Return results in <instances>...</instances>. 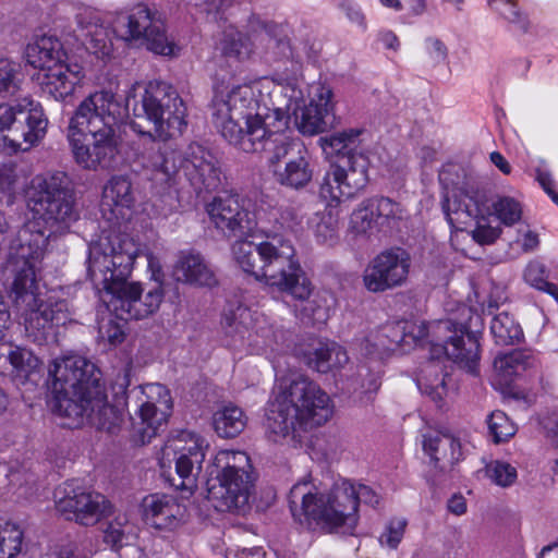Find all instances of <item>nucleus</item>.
<instances>
[{
  "instance_id": "nucleus-1",
  "label": "nucleus",
  "mask_w": 558,
  "mask_h": 558,
  "mask_svg": "<svg viewBox=\"0 0 558 558\" xmlns=\"http://www.w3.org/2000/svg\"><path fill=\"white\" fill-rule=\"evenodd\" d=\"M284 86L263 78L233 87L226 95L216 94L211 101L213 123L232 145L245 153H255L256 145L272 133L284 131L289 122L290 95L284 107L277 97Z\"/></svg>"
},
{
  "instance_id": "nucleus-2",
  "label": "nucleus",
  "mask_w": 558,
  "mask_h": 558,
  "mask_svg": "<svg viewBox=\"0 0 558 558\" xmlns=\"http://www.w3.org/2000/svg\"><path fill=\"white\" fill-rule=\"evenodd\" d=\"M47 236L36 225L16 234L10 246L5 270L12 279L11 296L23 318L25 337L38 344L54 340V329L71 322L65 300L43 301L38 294L37 272L45 255Z\"/></svg>"
},
{
  "instance_id": "nucleus-3",
  "label": "nucleus",
  "mask_w": 558,
  "mask_h": 558,
  "mask_svg": "<svg viewBox=\"0 0 558 558\" xmlns=\"http://www.w3.org/2000/svg\"><path fill=\"white\" fill-rule=\"evenodd\" d=\"M126 109L114 94L96 92L76 108L68 126L75 160L85 169L109 168L118 154L119 125Z\"/></svg>"
},
{
  "instance_id": "nucleus-4",
  "label": "nucleus",
  "mask_w": 558,
  "mask_h": 558,
  "mask_svg": "<svg viewBox=\"0 0 558 558\" xmlns=\"http://www.w3.org/2000/svg\"><path fill=\"white\" fill-rule=\"evenodd\" d=\"M53 411L64 421L62 425L74 428L84 421L94 423L96 414L107 415L113 409L107 404V395L100 369L81 355L56 359L49 366Z\"/></svg>"
},
{
  "instance_id": "nucleus-5",
  "label": "nucleus",
  "mask_w": 558,
  "mask_h": 558,
  "mask_svg": "<svg viewBox=\"0 0 558 558\" xmlns=\"http://www.w3.org/2000/svg\"><path fill=\"white\" fill-rule=\"evenodd\" d=\"M239 267L258 281L296 300H307L313 287L290 241L274 236L260 243L236 241L232 246Z\"/></svg>"
},
{
  "instance_id": "nucleus-6",
  "label": "nucleus",
  "mask_w": 558,
  "mask_h": 558,
  "mask_svg": "<svg viewBox=\"0 0 558 558\" xmlns=\"http://www.w3.org/2000/svg\"><path fill=\"white\" fill-rule=\"evenodd\" d=\"M333 414L329 395L318 384L298 376L281 384L266 410L265 427L274 441L299 428L307 429L328 422Z\"/></svg>"
},
{
  "instance_id": "nucleus-7",
  "label": "nucleus",
  "mask_w": 558,
  "mask_h": 558,
  "mask_svg": "<svg viewBox=\"0 0 558 558\" xmlns=\"http://www.w3.org/2000/svg\"><path fill=\"white\" fill-rule=\"evenodd\" d=\"M354 494L355 487L348 481L335 484L328 494H322L313 484L302 481L292 486L288 500L293 518L301 524L352 533L357 523Z\"/></svg>"
},
{
  "instance_id": "nucleus-8",
  "label": "nucleus",
  "mask_w": 558,
  "mask_h": 558,
  "mask_svg": "<svg viewBox=\"0 0 558 558\" xmlns=\"http://www.w3.org/2000/svg\"><path fill=\"white\" fill-rule=\"evenodd\" d=\"M132 129L154 141H168L186 128V107L178 92L165 82H149L133 105Z\"/></svg>"
},
{
  "instance_id": "nucleus-9",
  "label": "nucleus",
  "mask_w": 558,
  "mask_h": 558,
  "mask_svg": "<svg viewBox=\"0 0 558 558\" xmlns=\"http://www.w3.org/2000/svg\"><path fill=\"white\" fill-rule=\"evenodd\" d=\"M484 322L477 312L466 305L458 307L453 318L437 320L432 326L436 341L433 342L432 357L442 354L472 375L478 374L480 337Z\"/></svg>"
},
{
  "instance_id": "nucleus-10",
  "label": "nucleus",
  "mask_w": 558,
  "mask_h": 558,
  "mask_svg": "<svg viewBox=\"0 0 558 558\" xmlns=\"http://www.w3.org/2000/svg\"><path fill=\"white\" fill-rule=\"evenodd\" d=\"M27 203L34 215L50 229L46 232L40 228L39 221H31L24 225L17 233L29 225H36L39 231L47 236L46 244L53 233L63 232L78 218L74 192L70 179L64 172L36 175L27 191ZM46 248L47 245H45Z\"/></svg>"
},
{
  "instance_id": "nucleus-11",
  "label": "nucleus",
  "mask_w": 558,
  "mask_h": 558,
  "mask_svg": "<svg viewBox=\"0 0 558 558\" xmlns=\"http://www.w3.org/2000/svg\"><path fill=\"white\" fill-rule=\"evenodd\" d=\"M136 244L128 236L110 233L92 243L88 250L87 275L102 292H113L129 280L137 256Z\"/></svg>"
},
{
  "instance_id": "nucleus-12",
  "label": "nucleus",
  "mask_w": 558,
  "mask_h": 558,
  "mask_svg": "<svg viewBox=\"0 0 558 558\" xmlns=\"http://www.w3.org/2000/svg\"><path fill=\"white\" fill-rule=\"evenodd\" d=\"M48 120L39 102L25 97L16 104H0V140L10 153L27 151L46 134Z\"/></svg>"
},
{
  "instance_id": "nucleus-13",
  "label": "nucleus",
  "mask_w": 558,
  "mask_h": 558,
  "mask_svg": "<svg viewBox=\"0 0 558 558\" xmlns=\"http://www.w3.org/2000/svg\"><path fill=\"white\" fill-rule=\"evenodd\" d=\"M284 131L264 137L256 145V151L267 154L269 163L274 167L275 181L290 190L304 189L313 178L310 154L299 142L289 141Z\"/></svg>"
},
{
  "instance_id": "nucleus-14",
  "label": "nucleus",
  "mask_w": 558,
  "mask_h": 558,
  "mask_svg": "<svg viewBox=\"0 0 558 558\" xmlns=\"http://www.w3.org/2000/svg\"><path fill=\"white\" fill-rule=\"evenodd\" d=\"M113 32L122 40L145 45L156 54L178 57L181 51L175 39L167 33L160 15L144 4L119 14L113 22Z\"/></svg>"
},
{
  "instance_id": "nucleus-15",
  "label": "nucleus",
  "mask_w": 558,
  "mask_h": 558,
  "mask_svg": "<svg viewBox=\"0 0 558 558\" xmlns=\"http://www.w3.org/2000/svg\"><path fill=\"white\" fill-rule=\"evenodd\" d=\"M293 38L290 37V28L287 24H267L265 26V40L267 49L271 52L275 60L289 59L292 60L291 75H278V83L289 89L292 95L295 94V84L301 74V65L299 60L305 56L307 58L315 57L318 48L313 31L301 25L292 32Z\"/></svg>"
},
{
  "instance_id": "nucleus-16",
  "label": "nucleus",
  "mask_w": 558,
  "mask_h": 558,
  "mask_svg": "<svg viewBox=\"0 0 558 558\" xmlns=\"http://www.w3.org/2000/svg\"><path fill=\"white\" fill-rule=\"evenodd\" d=\"M361 134L362 130L350 129L320 138L324 148L328 146L340 155L337 162H333L338 169L332 173V180L344 178L347 193L355 195L368 182L369 160L363 153L355 151Z\"/></svg>"
},
{
  "instance_id": "nucleus-17",
  "label": "nucleus",
  "mask_w": 558,
  "mask_h": 558,
  "mask_svg": "<svg viewBox=\"0 0 558 558\" xmlns=\"http://www.w3.org/2000/svg\"><path fill=\"white\" fill-rule=\"evenodd\" d=\"M205 459L204 440L195 434L182 433L180 437L166 444L160 458V468L174 463L178 478L169 477L170 484L177 489L190 493L196 487V476Z\"/></svg>"
},
{
  "instance_id": "nucleus-18",
  "label": "nucleus",
  "mask_w": 558,
  "mask_h": 558,
  "mask_svg": "<svg viewBox=\"0 0 558 558\" xmlns=\"http://www.w3.org/2000/svg\"><path fill=\"white\" fill-rule=\"evenodd\" d=\"M113 292L100 294L107 310L120 320L145 319L154 315L165 298L160 286L145 290L142 283L128 281Z\"/></svg>"
},
{
  "instance_id": "nucleus-19",
  "label": "nucleus",
  "mask_w": 558,
  "mask_h": 558,
  "mask_svg": "<svg viewBox=\"0 0 558 558\" xmlns=\"http://www.w3.org/2000/svg\"><path fill=\"white\" fill-rule=\"evenodd\" d=\"M59 494L62 496L56 501L58 511L81 525H94L111 512V504L104 495L86 489L74 480L65 482Z\"/></svg>"
},
{
  "instance_id": "nucleus-20",
  "label": "nucleus",
  "mask_w": 558,
  "mask_h": 558,
  "mask_svg": "<svg viewBox=\"0 0 558 558\" xmlns=\"http://www.w3.org/2000/svg\"><path fill=\"white\" fill-rule=\"evenodd\" d=\"M410 265V255L404 250L384 251L365 267L364 287L374 293L400 287L408 278Z\"/></svg>"
},
{
  "instance_id": "nucleus-21",
  "label": "nucleus",
  "mask_w": 558,
  "mask_h": 558,
  "mask_svg": "<svg viewBox=\"0 0 558 558\" xmlns=\"http://www.w3.org/2000/svg\"><path fill=\"white\" fill-rule=\"evenodd\" d=\"M183 175L197 195L217 191L226 179L218 159L197 143L185 150Z\"/></svg>"
},
{
  "instance_id": "nucleus-22",
  "label": "nucleus",
  "mask_w": 558,
  "mask_h": 558,
  "mask_svg": "<svg viewBox=\"0 0 558 558\" xmlns=\"http://www.w3.org/2000/svg\"><path fill=\"white\" fill-rule=\"evenodd\" d=\"M207 211L216 228L228 238H243L256 226L252 213L243 207L234 194L215 197L208 204Z\"/></svg>"
},
{
  "instance_id": "nucleus-23",
  "label": "nucleus",
  "mask_w": 558,
  "mask_h": 558,
  "mask_svg": "<svg viewBox=\"0 0 558 558\" xmlns=\"http://www.w3.org/2000/svg\"><path fill=\"white\" fill-rule=\"evenodd\" d=\"M332 90L326 85H317L307 106L294 110L295 125L305 135H314L327 131L333 123Z\"/></svg>"
},
{
  "instance_id": "nucleus-24",
  "label": "nucleus",
  "mask_w": 558,
  "mask_h": 558,
  "mask_svg": "<svg viewBox=\"0 0 558 558\" xmlns=\"http://www.w3.org/2000/svg\"><path fill=\"white\" fill-rule=\"evenodd\" d=\"M142 508L145 522L157 530L172 531L186 520V508L170 495H148L143 499Z\"/></svg>"
},
{
  "instance_id": "nucleus-25",
  "label": "nucleus",
  "mask_w": 558,
  "mask_h": 558,
  "mask_svg": "<svg viewBox=\"0 0 558 558\" xmlns=\"http://www.w3.org/2000/svg\"><path fill=\"white\" fill-rule=\"evenodd\" d=\"M441 208L449 225L457 229H461L473 219H484L489 215V207L484 196L478 194L462 196L456 189L448 187L442 196Z\"/></svg>"
},
{
  "instance_id": "nucleus-26",
  "label": "nucleus",
  "mask_w": 558,
  "mask_h": 558,
  "mask_svg": "<svg viewBox=\"0 0 558 558\" xmlns=\"http://www.w3.org/2000/svg\"><path fill=\"white\" fill-rule=\"evenodd\" d=\"M82 77V68L76 63L69 64L64 60L38 72L37 82L44 94L59 101L73 94Z\"/></svg>"
},
{
  "instance_id": "nucleus-27",
  "label": "nucleus",
  "mask_w": 558,
  "mask_h": 558,
  "mask_svg": "<svg viewBox=\"0 0 558 558\" xmlns=\"http://www.w3.org/2000/svg\"><path fill=\"white\" fill-rule=\"evenodd\" d=\"M146 400L141 404L140 416L147 425L145 433L156 435L158 428L167 422L172 410V399L166 386L154 383L142 387Z\"/></svg>"
},
{
  "instance_id": "nucleus-28",
  "label": "nucleus",
  "mask_w": 558,
  "mask_h": 558,
  "mask_svg": "<svg viewBox=\"0 0 558 558\" xmlns=\"http://www.w3.org/2000/svg\"><path fill=\"white\" fill-rule=\"evenodd\" d=\"M183 163H185V153L182 155L167 144L151 149L146 158V167L151 170L153 180L165 187L179 185Z\"/></svg>"
},
{
  "instance_id": "nucleus-29",
  "label": "nucleus",
  "mask_w": 558,
  "mask_h": 558,
  "mask_svg": "<svg viewBox=\"0 0 558 558\" xmlns=\"http://www.w3.org/2000/svg\"><path fill=\"white\" fill-rule=\"evenodd\" d=\"M219 486L208 489L209 498L220 499L227 509H243L248 504L253 478L251 474H217Z\"/></svg>"
},
{
  "instance_id": "nucleus-30",
  "label": "nucleus",
  "mask_w": 558,
  "mask_h": 558,
  "mask_svg": "<svg viewBox=\"0 0 558 558\" xmlns=\"http://www.w3.org/2000/svg\"><path fill=\"white\" fill-rule=\"evenodd\" d=\"M135 203L133 184L128 175H113L104 186L101 209L109 210L114 218L124 217Z\"/></svg>"
},
{
  "instance_id": "nucleus-31",
  "label": "nucleus",
  "mask_w": 558,
  "mask_h": 558,
  "mask_svg": "<svg viewBox=\"0 0 558 558\" xmlns=\"http://www.w3.org/2000/svg\"><path fill=\"white\" fill-rule=\"evenodd\" d=\"M28 64L39 69V72L68 59L61 41L52 35H43L25 49Z\"/></svg>"
},
{
  "instance_id": "nucleus-32",
  "label": "nucleus",
  "mask_w": 558,
  "mask_h": 558,
  "mask_svg": "<svg viewBox=\"0 0 558 558\" xmlns=\"http://www.w3.org/2000/svg\"><path fill=\"white\" fill-rule=\"evenodd\" d=\"M423 449L430 457L435 468L442 472L462 458L460 441L449 434L424 436Z\"/></svg>"
},
{
  "instance_id": "nucleus-33",
  "label": "nucleus",
  "mask_w": 558,
  "mask_h": 558,
  "mask_svg": "<svg viewBox=\"0 0 558 558\" xmlns=\"http://www.w3.org/2000/svg\"><path fill=\"white\" fill-rule=\"evenodd\" d=\"M75 20L80 29L84 32L83 36L88 39V49L95 54L109 56L111 43L100 15L95 10L86 8L75 15Z\"/></svg>"
},
{
  "instance_id": "nucleus-34",
  "label": "nucleus",
  "mask_w": 558,
  "mask_h": 558,
  "mask_svg": "<svg viewBox=\"0 0 558 558\" xmlns=\"http://www.w3.org/2000/svg\"><path fill=\"white\" fill-rule=\"evenodd\" d=\"M173 274L178 281L184 283L204 287H213L217 283L214 271L199 254L181 255Z\"/></svg>"
},
{
  "instance_id": "nucleus-35",
  "label": "nucleus",
  "mask_w": 558,
  "mask_h": 558,
  "mask_svg": "<svg viewBox=\"0 0 558 558\" xmlns=\"http://www.w3.org/2000/svg\"><path fill=\"white\" fill-rule=\"evenodd\" d=\"M348 361L347 351L335 342H318L317 345L305 353L307 366L322 374H326L333 368H341Z\"/></svg>"
},
{
  "instance_id": "nucleus-36",
  "label": "nucleus",
  "mask_w": 558,
  "mask_h": 558,
  "mask_svg": "<svg viewBox=\"0 0 558 558\" xmlns=\"http://www.w3.org/2000/svg\"><path fill=\"white\" fill-rule=\"evenodd\" d=\"M426 363L417 377L420 390L429 396L435 402H440L447 393L449 375L442 372L441 365L434 361Z\"/></svg>"
},
{
  "instance_id": "nucleus-37",
  "label": "nucleus",
  "mask_w": 558,
  "mask_h": 558,
  "mask_svg": "<svg viewBox=\"0 0 558 558\" xmlns=\"http://www.w3.org/2000/svg\"><path fill=\"white\" fill-rule=\"evenodd\" d=\"M436 322L426 324L425 322H402L393 327L392 341L401 347L423 345L426 339L433 349V342L436 341L432 332V326Z\"/></svg>"
},
{
  "instance_id": "nucleus-38",
  "label": "nucleus",
  "mask_w": 558,
  "mask_h": 558,
  "mask_svg": "<svg viewBox=\"0 0 558 558\" xmlns=\"http://www.w3.org/2000/svg\"><path fill=\"white\" fill-rule=\"evenodd\" d=\"M247 418L241 408L229 404L217 410L213 416V425L218 436L234 438L246 427Z\"/></svg>"
},
{
  "instance_id": "nucleus-39",
  "label": "nucleus",
  "mask_w": 558,
  "mask_h": 558,
  "mask_svg": "<svg viewBox=\"0 0 558 558\" xmlns=\"http://www.w3.org/2000/svg\"><path fill=\"white\" fill-rule=\"evenodd\" d=\"M530 365V356L519 350L499 355L494 361V368L500 377V383L506 385L521 375Z\"/></svg>"
},
{
  "instance_id": "nucleus-40",
  "label": "nucleus",
  "mask_w": 558,
  "mask_h": 558,
  "mask_svg": "<svg viewBox=\"0 0 558 558\" xmlns=\"http://www.w3.org/2000/svg\"><path fill=\"white\" fill-rule=\"evenodd\" d=\"M490 332L496 344L511 345L521 340L523 337L520 325L507 312L495 315L490 323Z\"/></svg>"
},
{
  "instance_id": "nucleus-41",
  "label": "nucleus",
  "mask_w": 558,
  "mask_h": 558,
  "mask_svg": "<svg viewBox=\"0 0 558 558\" xmlns=\"http://www.w3.org/2000/svg\"><path fill=\"white\" fill-rule=\"evenodd\" d=\"M218 49L225 58L236 61L245 60L251 53L246 36L231 25L223 31Z\"/></svg>"
},
{
  "instance_id": "nucleus-42",
  "label": "nucleus",
  "mask_w": 558,
  "mask_h": 558,
  "mask_svg": "<svg viewBox=\"0 0 558 558\" xmlns=\"http://www.w3.org/2000/svg\"><path fill=\"white\" fill-rule=\"evenodd\" d=\"M217 474H251V461L244 451L222 450L214 460Z\"/></svg>"
},
{
  "instance_id": "nucleus-43",
  "label": "nucleus",
  "mask_w": 558,
  "mask_h": 558,
  "mask_svg": "<svg viewBox=\"0 0 558 558\" xmlns=\"http://www.w3.org/2000/svg\"><path fill=\"white\" fill-rule=\"evenodd\" d=\"M23 81L21 64L10 59H0V95H14Z\"/></svg>"
},
{
  "instance_id": "nucleus-44",
  "label": "nucleus",
  "mask_w": 558,
  "mask_h": 558,
  "mask_svg": "<svg viewBox=\"0 0 558 558\" xmlns=\"http://www.w3.org/2000/svg\"><path fill=\"white\" fill-rule=\"evenodd\" d=\"M338 167L335 163H330L325 174L319 182V195L325 199L339 202L341 198H352L355 194L347 193L344 184L347 181L344 178H337L332 180V173L336 172Z\"/></svg>"
},
{
  "instance_id": "nucleus-45",
  "label": "nucleus",
  "mask_w": 558,
  "mask_h": 558,
  "mask_svg": "<svg viewBox=\"0 0 558 558\" xmlns=\"http://www.w3.org/2000/svg\"><path fill=\"white\" fill-rule=\"evenodd\" d=\"M368 199L380 228L389 227L402 218L403 210L400 204L392 199L383 196Z\"/></svg>"
},
{
  "instance_id": "nucleus-46",
  "label": "nucleus",
  "mask_w": 558,
  "mask_h": 558,
  "mask_svg": "<svg viewBox=\"0 0 558 558\" xmlns=\"http://www.w3.org/2000/svg\"><path fill=\"white\" fill-rule=\"evenodd\" d=\"M350 228L356 233H366L374 228H380L369 199L363 201L350 217Z\"/></svg>"
},
{
  "instance_id": "nucleus-47",
  "label": "nucleus",
  "mask_w": 558,
  "mask_h": 558,
  "mask_svg": "<svg viewBox=\"0 0 558 558\" xmlns=\"http://www.w3.org/2000/svg\"><path fill=\"white\" fill-rule=\"evenodd\" d=\"M489 435L494 442L507 441L515 434V426L502 411H494L487 420Z\"/></svg>"
},
{
  "instance_id": "nucleus-48",
  "label": "nucleus",
  "mask_w": 558,
  "mask_h": 558,
  "mask_svg": "<svg viewBox=\"0 0 558 558\" xmlns=\"http://www.w3.org/2000/svg\"><path fill=\"white\" fill-rule=\"evenodd\" d=\"M486 476L500 487H509L518 477L517 469L508 462L495 460L485 466Z\"/></svg>"
},
{
  "instance_id": "nucleus-49",
  "label": "nucleus",
  "mask_w": 558,
  "mask_h": 558,
  "mask_svg": "<svg viewBox=\"0 0 558 558\" xmlns=\"http://www.w3.org/2000/svg\"><path fill=\"white\" fill-rule=\"evenodd\" d=\"M497 218L506 226H512L522 217L521 204L512 197H499L494 204Z\"/></svg>"
},
{
  "instance_id": "nucleus-50",
  "label": "nucleus",
  "mask_w": 558,
  "mask_h": 558,
  "mask_svg": "<svg viewBox=\"0 0 558 558\" xmlns=\"http://www.w3.org/2000/svg\"><path fill=\"white\" fill-rule=\"evenodd\" d=\"M488 4L520 31H527L529 22L514 2L510 0H488Z\"/></svg>"
},
{
  "instance_id": "nucleus-51",
  "label": "nucleus",
  "mask_w": 558,
  "mask_h": 558,
  "mask_svg": "<svg viewBox=\"0 0 558 558\" xmlns=\"http://www.w3.org/2000/svg\"><path fill=\"white\" fill-rule=\"evenodd\" d=\"M524 279L532 287L541 291H545L555 299H558V288L554 283L547 281L545 277V268L542 264L530 263L525 268Z\"/></svg>"
},
{
  "instance_id": "nucleus-52",
  "label": "nucleus",
  "mask_w": 558,
  "mask_h": 558,
  "mask_svg": "<svg viewBox=\"0 0 558 558\" xmlns=\"http://www.w3.org/2000/svg\"><path fill=\"white\" fill-rule=\"evenodd\" d=\"M23 532L11 522H7L0 529V546L8 554V558H13L21 551Z\"/></svg>"
},
{
  "instance_id": "nucleus-53",
  "label": "nucleus",
  "mask_w": 558,
  "mask_h": 558,
  "mask_svg": "<svg viewBox=\"0 0 558 558\" xmlns=\"http://www.w3.org/2000/svg\"><path fill=\"white\" fill-rule=\"evenodd\" d=\"M125 522V517H118L114 521L110 522L105 530L104 541L116 551L128 544L129 535L124 529Z\"/></svg>"
},
{
  "instance_id": "nucleus-54",
  "label": "nucleus",
  "mask_w": 558,
  "mask_h": 558,
  "mask_svg": "<svg viewBox=\"0 0 558 558\" xmlns=\"http://www.w3.org/2000/svg\"><path fill=\"white\" fill-rule=\"evenodd\" d=\"M407 520L403 518H393L385 526L384 532L379 537V543L390 549H396L403 538Z\"/></svg>"
},
{
  "instance_id": "nucleus-55",
  "label": "nucleus",
  "mask_w": 558,
  "mask_h": 558,
  "mask_svg": "<svg viewBox=\"0 0 558 558\" xmlns=\"http://www.w3.org/2000/svg\"><path fill=\"white\" fill-rule=\"evenodd\" d=\"M338 218L332 211L326 210L320 216H318V220L315 223V234L317 239L322 242H327L336 238L338 232Z\"/></svg>"
},
{
  "instance_id": "nucleus-56",
  "label": "nucleus",
  "mask_w": 558,
  "mask_h": 558,
  "mask_svg": "<svg viewBox=\"0 0 558 558\" xmlns=\"http://www.w3.org/2000/svg\"><path fill=\"white\" fill-rule=\"evenodd\" d=\"M8 359L11 365L19 372L29 373L38 366V359L25 348L16 347L10 351Z\"/></svg>"
},
{
  "instance_id": "nucleus-57",
  "label": "nucleus",
  "mask_w": 558,
  "mask_h": 558,
  "mask_svg": "<svg viewBox=\"0 0 558 558\" xmlns=\"http://www.w3.org/2000/svg\"><path fill=\"white\" fill-rule=\"evenodd\" d=\"M424 58L433 66L444 63L448 58L446 45L435 37H428L424 43Z\"/></svg>"
},
{
  "instance_id": "nucleus-58",
  "label": "nucleus",
  "mask_w": 558,
  "mask_h": 558,
  "mask_svg": "<svg viewBox=\"0 0 558 558\" xmlns=\"http://www.w3.org/2000/svg\"><path fill=\"white\" fill-rule=\"evenodd\" d=\"M231 4L232 0H205L201 9L208 22L219 23L227 20L226 12Z\"/></svg>"
},
{
  "instance_id": "nucleus-59",
  "label": "nucleus",
  "mask_w": 558,
  "mask_h": 558,
  "mask_svg": "<svg viewBox=\"0 0 558 558\" xmlns=\"http://www.w3.org/2000/svg\"><path fill=\"white\" fill-rule=\"evenodd\" d=\"M486 217L475 219L476 228L472 231V238L477 243L485 245L494 243L500 235L501 230L499 228H494L492 226L482 223V221H486Z\"/></svg>"
},
{
  "instance_id": "nucleus-60",
  "label": "nucleus",
  "mask_w": 558,
  "mask_h": 558,
  "mask_svg": "<svg viewBox=\"0 0 558 558\" xmlns=\"http://www.w3.org/2000/svg\"><path fill=\"white\" fill-rule=\"evenodd\" d=\"M225 332L231 338V342L228 344L236 345L238 342L244 340L245 333L247 332L246 327L238 322L233 316L226 315L222 320Z\"/></svg>"
},
{
  "instance_id": "nucleus-61",
  "label": "nucleus",
  "mask_w": 558,
  "mask_h": 558,
  "mask_svg": "<svg viewBox=\"0 0 558 558\" xmlns=\"http://www.w3.org/2000/svg\"><path fill=\"white\" fill-rule=\"evenodd\" d=\"M99 336L110 344L117 345L123 342L125 332L122 324L110 320L99 327Z\"/></svg>"
},
{
  "instance_id": "nucleus-62",
  "label": "nucleus",
  "mask_w": 558,
  "mask_h": 558,
  "mask_svg": "<svg viewBox=\"0 0 558 558\" xmlns=\"http://www.w3.org/2000/svg\"><path fill=\"white\" fill-rule=\"evenodd\" d=\"M356 376L361 379L359 387H353L354 390L361 389L363 392H375L380 387V378L378 374L372 373L366 366H360Z\"/></svg>"
},
{
  "instance_id": "nucleus-63",
  "label": "nucleus",
  "mask_w": 558,
  "mask_h": 558,
  "mask_svg": "<svg viewBox=\"0 0 558 558\" xmlns=\"http://www.w3.org/2000/svg\"><path fill=\"white\" fill-rule=\"evenodd\" d=\"M341 8L352 23L357 24L362 29H366L365 15L356 4L350 1H344L341 3Z\"/></svg>"
},
{
  "instance_id": "nucleus-64",
  "label": "nucleus",
  "mask_w": 558,
  "mask_h": 558,
  "mask_svg": "<svg viewBox=\"0 0 558 558\" xmlns=\"http://www.w3.org/2000/svg\"><path fill=\"white\" fill-rule=\"evenodd\" d=\"M355 500H356V507L359 506V502L368 504L373 507L378 505V496L376 493L366 485H359L357 488H355Z\"/></svg>"
}]
</instances>
